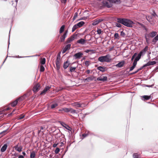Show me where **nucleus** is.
I'll return each instance as SVG.
<instances>
[{"mask_svg":"<svg viewBox=\"0 0 158 158\" xmlns=\"http://www.w3.org/2000/svg\"><path fill=\"white\" fill-rule=\"evenodd\" d=\"M94 77H88L84 80V82H86V81H87V82H90L91 81H93L94 80Z\"/></svg>","mask_w":158,"mask_h":158,"instance_id":"obj_18","label":"nucleus"},{"mask_svg":"<svg viewBox=\"0 0 158 158\" xmlns=\"http://www.w3.org/2000/svg\"><path fill=\"white\" fill-rule=\"evenodd\" d=\"M58 106V104L57 103H55L52 104L51 106V108L52 109H53L56 107Z\"/></svg>","mask_w":158,"mask_h":158,"instance_id":"obj_32","label":"nucleus"},{"mask_svg":"<svg viewBox=\"0 0 158 158\" xmlns=\"http://www.w3.org/2000/svg\"><path fill=\"white\" fill-rule=\"evenodd\" d=\"M72 105L75 106L76 108H83L86 106L85 104L83 103H80L79 102H75L72 103Z\"/></svg>","mask_w":158,"mask_h":158,"instance_id":"obj_5","label":"nucleus"},{"mask_svg":"<svg viewBox=\"0 0 158 158\" xmlns=\"http://www.w3.org/2000/svg\"><path fill=\"white\" fill-rule=\"evenodd\" d=\"M141 97L143 98V99H142V100L143 101L147 100H149L151 98V96H150L148 95H144Z\"/></svg>","mask_w":158,"mask_h":158,"instance_id":"obj_21","label":"nucleus"},{"mask_svg":"<svg viewBox=\"0 0 158 158\" xmlns=\"http://www.w3.org/2000/svg\"><path fill=\"white\" fill-rule=\"evenodd\" d=\"M86 72L88 74H89L90 73V70H88L86 71Z\"/></svg>","mask_w":158,"mask_h":158,"instance_id":"obj_62","label":"nucleus"},{"mask_svg":"<svg viewBox=\"0 0 158 158\" xmlns=\"http://www.w3.org/2000/svg\"><path fill=\"white\" fill-rule=\"evenodd\" d=\"M40 130L42 131H41V133L43 134H44V132L46 130V129L45 128V127H43L41 126L40 127Z\"/></svg>","mask_w":158,"mask_h":158,"instance_id":"obj_38","label":"nucleus"},{"mask_svg":"<svg viewBox=\"0 0 158 158\" xmlns=\"http://www.w3.org/2000/svg\"><path fill=\"white\" fill-rule=\"evenodd\" d=\"M97 31L98 34H100L102 32V31L101 29H98Z\"/></svg>","mask_w":158,"mask_h":158,"instance_id":"obj_46","label":"nucleus"},{"mask_svg":"<svg viewBox=\"0 0 158 158\" xmlns=\"http://www.w3.org/2000/svg\"><path fill=\"white\" fill-rule=\"evenodd\" d=\"M94 50H86L85 52L87 53H88L90 51H93Z\"/></svg>","mask_w":158,"mask_h":158,"instance_id":"obj_58","label":"nucleus"},{"mask_svg":"<svg viewBox=\"0 0 158 158\" xmlns=\"http://www.w3.org/2000/svg\"><path fill=\"white\" fill-rule=\"evenodd\" d=\"M18 158H24V157L23 156L20 155L19 156Z\"/></svg>","mask_w":158,"mask_h":158,"instance_id":"obj_60","label":"nucleus"},{"mask_svg":"<svg viewBox=\"0 0 158 158\" xmlns=\"http://www.w3.org/2000/svg\"><path fill=\"white\" fill-rule=\"evenodd\" d=\"M24 56V57H22L19 56H16L15 57L16 58H22V57H32V56Z\"/></svg>","mask_w":158,"mask_h":158,"instance_id":"obj_50","label":"nucleus"},{"mask_svg":"<svg viewBox=\"0 0 158 158\" xmlns=\"http://www.w3.org/2000/svg\"><path fill=\"white\" fill-rule=\"evenodd\" d=\"M7 147V145L6 143L4 144L1 148V151L2 152H4L6 150Z\"/></svg>","mask_w":158,"mask_h":158,"instance_id":"obj_20","label":"nucleus"},{"mask_svg":"<svg viewBox=\"0 0 158 158\" xmlns=\"http://www.w3.org/2000/svg\"><path fill=\"white\" fill-rule=\"evenodd\" d=\"M89 114V113H86L85 114H83V115H82V116L81 117V118H82V119H83L85 118V116L86 115H88V114Z\"/></svg>","mask_w":158,"mask_h":158,"instance_id":"obj_51","label":"nucleus"},{"mask_svg":"<svg viewBox=\"0 0 158 158\" xmlns=\"http://www.w3.org/2000/svg\"><path fill=\"white\" fill-rule=\"evenodd\" d=\"M142 68L141 67L140 68H139V69H138L136 71H135L134 72H133L131 73L130 74L131 75H133V74H135V73H138L139 71L142 70Z\"/></svg>","mask_w":158,"mask_h":158,"instance_id":"obj_34","label":"nucleus"},{"mask_svg":"<svg viewBox=\"0 0 158 158\" xmlns=\"http://www.w3.org/2000/svg\"><path fill=\"white\" fill-rule=\"evenodd\" d=\"M25 115L23 114H21L19 116V119H23Z\"/></svg>","mask_w":158,"mask_h":158,"instance_id":"obj_48","label":"nucleus"},{"mask_svg":"<svg viewBox=\"0 0 158 158\" xmlns=\"http://www.w3.org/2000/svg\"><path fill=\"white\" fill-rule=\"evenodd\" d=\"M149 66L154 65L156 64V61H149L148 62Z\"/></svg>","mask_w":158,"mask_h":158,"instance_id":"obj_31","label":"nucleus"},{"mask_svg":"<svg viewBox=\"0 0 158 158\" xmlns=\"http://www.w3.org/2000/svg\"><path fill=\"white\" fill-rule=\"evenodd\" d=\"M149 64H148V62L147 63L144 64L143 66H141V68H142L143 69V68L145 67H146L147 66H149Z\"/></svg>","mask_w":158,"mask_h":158,"instance_id":"obj_47","label":"nucleus"},{"mask_svg":"<svg viewBox=\"0 0 158 158\" xmlns=\"http://www.w3.org/2000/svg\"><path fill=\"white\" fill-rule=\"evenodd\" d=\"M51 88V87L49 86H46L44 90L41 92L40 95L45 94L46 92L49 90Z\"/></svg>","mask_w":158,"mask_h":158,"instance_id":"obj_12","label":"nucleus"},{"mask_svg":"<svg viewBox=\"0 0 158 158\" xmlns=\"http://www.w3.org/2000/svg\"><path fill=\"white\" fill-rule=\"evenodd\" d=\"M107 77L106 76H103L102 78V81H107Z\"/></svg>","mask_w":158,"mask_h":158,"instance_id":"obj_43","label":"nucleus"},{"mask_svg":"<svg viewBox=\"0 0 158 158\" xmlns=\"http://www.w3.org/2000/svg\"><path fill=\"white\" fill-rule=\"evenodd\" d=\"M68 32V31H65L63 35L60 38V41L62 42L65 39V38L67 36V34Z\"/></svg>","mask_w":158,"mask_h":158,"instance_id":"obj_14","label":"nucleus"},{"mask_svg":"<svg viewBox=\"0 0 158 158\" xmlns=\"http://www.w3.org/2000/svg\"><path fill=\"white\" fill-rule=\"evenodd\" d=\"M98 60L99 61L102 62H109L111 61V56L109 54H107L104 56H102L98 58Z\"/></svg>","mask_w":158,"mask_h":158,"instance_id":"obj_3","label":"nucleus"},{"mask_svg":"<svg viewBox=\"0 0 158 158\" xmlns=\"http://www.w3.org/2000/svg\"><path fill=\"white\" fill-rule=\"evenodd\" d=\"M59 110V111H64V108H62L61 109H60Z\"/></svg>","mask_w":158,"mask_h":158,"instance_id":"obj_59","label":"nucleus"},{"mask_svg":"<svg viewBox=\"0 0 158 158\" xmlns=\"http://www.w3.org/2000/svg\"><path fill=\"white\" fill-rule=\"evenodd\" d=\"M71 46V44H67L65 47L64 49H69L70 48Z\"/></svg>","mask_w":158,"mask_h":158,"instance_id":"obj_41","label":"nucleus"},{"mask_svg":"<svg viewBox=\"0 0 158 158\" xmlns=\"http://www.w3.org/2000/svg\"><path fill=\"white\" fill-rule=\"evenodd\" d=\"M40 88V85L39 83H37L33 87V91L34 93L38 92Z\"/></svg>","mask_w":158,"mask_h":158,"instance_id":"obj_9","label":"nucleus"},{"mask_svg":"<svg viewBox=\"0 0 158 158\" xmlns=\"http://www.w3.org/2000/svg\"><path fill=\"white\" fill-rule=\"evenodd\" d=\"M63 89V88H62V87H60L58 88V91H59L62 90V89Z\"/></svg>","mask_w":158,"mask_h":158,"instance_id":"obj_57","label":"nucleus"},{"mask_svg":"<svg viewBox=\"0 0 158 158\" xmlns=\"http://www.w3.org/2000/svg\"><path fill=\"white\" fill-rule=\"evenodd\" d=\"M7 130L4 131L0 133V135L3 134V135H5L7 133Z\"/></svg>","mask_w":158,"mask_h":158,"instance_id":"obj_44","label":"nucleus"},{"mask_svg":"<svg viewBox=\"0 0 158 158\" xmlns=\"http://www.w3.org/2000/svg\"><path fill=\"white\" fill-rule=\"evenodd\" d=\"M83 55V53L82 52H79L75 53L73 56L74 58L76 59H79Z\"/></svg>","mask_w":158,"mask_h":158,"instance_id":"obj_11","label":"nucleus"},{"mask_svg":"<svg viewBox=\"0 0 158 158\" xmlns=\"http://www.w3.org/2000/svg\"><path fill=\"white\" fill-rule=\"evenodd\" d=\"M138 23L139 24V25H141L142 27H144V29H145L146 30H147V28L145 27L142 24H140V23Z\"/></svg>","mask_w":158,"mask_h":158,"instance_id":"obj_54","label":"nucleus"},{"mask_svg":"<svg viewBox=\"0 0 158 158\" xmlns=\"http://www.w3.org/2000/svg\"><path fill=\"white\" fill-rule=\"evenodd\" d=\"M103 20L104 19L102 18L97 19L93 21V22L92 23V24L93 26L96 25L100 22L103 21Z\"/></svg>","mask_w":158,"mask_h":158,"instance_id":"obj_7","label":"nucleus"},{"mask_svg":"<svg viewBox=\"0 0 158 158\" xmlns=\"http://www.w3.org/2000/svg\"><path fill=\"white\" fill-rule=\"evenodd\" d=\"M70 112L71 113L73 114H77V112L76 110H74L73 108H71L70 110Z\"/></svg>","mask_w":158,"mask_h":158,"instance_id":"obj_27","label":"nucleus"},{"mask_svg":"<svg viewBox=\"0 0 158 158\" xmlns=\"http://www.w3.org/2000/svg\"><path fill=\"white\" fill-rule=\"evenodd\" d=\"M78 16L77 12H76L75 13L74 15L73 18V20H74Z\"/></svg>","mask_w":158,"mask_h":158,"instance_id":"obj_45","label":"nucleus"},{"mask_svg":"<svg viewBox=\"0 0 158 158\" xmlns=\"http://www.w3.org/2000/svg\"><path fill=\"white\" fill-rule=\"evenodd\" d=\"M22 154L23 155V156H25L26 155V154L25 152H23Z\"/></svg>","mask_w":158,"mask_h":158,"instance_id":"obj_64","label":"nucleus"},{"mask_svg":"<svg viewBox=\"0 0 158 158\" xmlns=\"http://www.w3.org/2000/svg\"><path fill=\"white\" fill-rule=\"evenodd\" d=\"M31 90H29L27 92V93L24 94L23 96L20 97L19 98H18L17 99H18L19 100L23 101L25 99L26 97H28L31 94Z\"/></svg>","mask_w":158,"mask_h":158,"instance_id":"obj_6","label":"nucleus"},{"mask_svg":"<svg viewBox=\"0 0 158 158\" xmlns=\"http://www.w3.org/2000/svg\"><path fill=\"white\" fill-rule=\"evenodd\" d=\"M103 5L107 8H110L112 6V5L111 2H110L107 0V1H103L102 2Z\"/></svg>","mask_w":158,"mask_h":158,"instance_id":"obj_10","label":"nucleus"},{"mask_svg":"<svg viewBox=\"0 0 158 158\" xmlns=\"http://www.w3.org/2000/svg\"><path fill=\"white\" fill-rule=\"evenodd\" d=\"M116 21L117 23H116L115 26L118 27H122V25L121 24L127 27H131L133 23V22L131 20L124 18H118Z\"/></svg>","mask_w":158,"mask_h":158,"instance_id":"obj_2","label":"nucleus"},{"mask_svg":"<svg viewBox=\"0 0 158 158\" xmlns=\"http://www.w3.org/2000/svg\"><path fill=\"white\" fill-rule=\"evenodd\" d=\"M125 34L124 32L123 31H121L120 32V35L122 36L123 37H124L125 36Z\"/></svg>","mask_w":158,"mask_h":158,"instance_id":"obj_49","label":"nucleus"},{"mask_svg":"<svg viewBox=\"0 0 158 158\" xmlns=\"http://www.w3.org/2000/svg\"><path fill=\"white\" fill-rule=\"evenodd\" d=\"M46 59L44 58H41L40 60V63L42 65L44 64L45 63Z\"/></svg>","mask_w":158,"mask_h":158,"instance_id":"obj_29","label":"nucleus"},{"mask_svg":"<svg viewBox=\"0 0 158 158\" xmlns=\"http://www.w3.org/2000/svg\"><path fill=\"white\" fill-rule=\"evenodd\" d=\"M65 26L64 25H62L60 28V33H62L64 31Z\"/></svg>","mask_w":158,"mask_h":158,"instance_id":"obj_36","label":"nucleus"},{"mask_svg":"<svg viewBox=\"0 0 158 158\" xmlns=\"http://www.w3.org/2000/svg\"><path fill=\"white\" fill-rule=\"evenodd\" d=\"M85 40L84 39L81 38L79 40L77 41V43L79 44H85Z\"/></svg>","mask_w":158,"mask_h":158,"instance_id":"obj_24","label":"nucleus"},{"mask_svg":"<svg viewBox=\"0 0 158 158\" xmlns=\"http://www.w3.org/2000/svg\"><path fill=\"white\" fill-rule=\"evenodd\" d=\"M70 108H64V112H66V113L70 112Z\"/></svg>","mask_w":158,"mask_h":158,"instance_id":"obj_42","label":"nucleus"},{"mask_svg":"<svg viewBox=\"0 0 158 158\" xmlns=\"http://www.w3.org/2000/svg\"><path fill=\"white\" fill-rule=\"evenodd\" d=\"M89 61H86L85 62V65H86L87 66H89Z\"/></svg>","mask_w":158,"mask_h":158,"instance_id":"obj_52","label":"nucleus"},{"mask_svg":"<svg viewBox=\"0 0 158 158\" xmlns=\"http://www.w3.org/2000/svg\"><path fill=\"white\" fill-rule=\"evenodd\" d=\"M18 99H16L15 101L11 103V106L12 107H14L18 103Z\"/></svg>","mask_w":158,"mask_h":158,"instance_id":"obj_25","label":"nucleus"},{"mask_svg":"<svg viewBox=\"0 0 158 158\" xmlns=\"http://www.w3.org/2000/svg\"><path fill=\"white\" fill-rule=\"evenodd\" d=\"M114 39L118 40L119 39V36L118 34L117 33H115L114 34Z\"/></svg>","mask_w":158,"mask_h":158,"instance_id":"obj_33","label":"nucleus"},{"mask_svg":"<svg viewBox=\"0 0 158 158\" xmlns=\"http://www.w3.org/2000/svg\"><path fill=\"white\" fill-rule=\"evenodd\" d=\"M106 68L105 66H99L97 68V69L102 72H104L106 70Z\"/></svg>","mask_w":158,"mask_h":158,"instance_id":"obj_13","label":"nucleus"},{"mask_svg":"<svg viewBox=\"0 0 158 158\" xmlns=\"http://www.w3.org/2000/svg\"><path fill=\"white\" fill-rule=\"evenodd\" d=\"M85 23L83 21H81L77 23V25L78 26V27H81L83 24H84Z\"/></svg>","mask_w":158,"mask_h":158,"instance_id":"obj_30","label":"nucleus"},{"mask_svg":"<svg viewBox=\"0 0 158 158\" xmlns=\"http://www.w3.org/2000/svg\"><path fill=\"white\" fill-rule=\"evenodd\" d=\"M69 62L68 60L64 62L63 65V67L64 69H66L69 66Z\"/></svg>","mask_w":158,"mask_h":158,"instance_id":"obj_23","label":"nucleus"},{"mask_svg":"<svg viewBox=\"0 0 158 158\" xmlns=\"http://www.w3.org/2000/svg\"><path fill=\"white\" fill-rule=\"evenodd\" d=\"M45 70L44 67L43 65H41L40 68V71L41 72H43Z\"/></svg>","mask_w":158,"mask_h":158,"instance_id":"obj_37","label":"nucleus"},{"mask_svg":"<svg viewBox=\"0 0 158 158\" xmlns=\"http://www.w3.org/2000/svg\"><path fill=\"white\" fill-rule=\"evenodd\" d=\"M77 36V35L75 34H73L66 41V43L67 44H68L73 41L75 38Z\"/></svg>","mask_w":158,"mask_h":158,"instance_id":"obj_8","label":"nucleus"},{"mask_svg":"<svg viewBox=\"0 0 158 158\" xmlns=\"http://www.w3.org/2000/svg\"><path fill=\"white\" fill-rule=\"evenodd\" d=\"M76 30L77 28H78V26L77 25V24L75 25L73 27Z\"/></svg>","mask_w":158,"mask_h":158,"instance_id":"obj_53","label":"nucleus"},{"mask_svg":"<svg viewBox=\"0 0 158 158\" xmlns=\"http://www.w3.org/2000/svg\"><path fill=\"white\" fill-rule=\"evenodd\" d=\"M60 149L58 148H56L55 151V153L57 154L60 152Z\"/></svg>","mask_w":158,"mask_h":158,"instance_id":"obj_40","label":"nucleus"},{"mask_svg":"<svg viewBox=\"0 0 158 158\" xmlns=\"http://www.w3.org/2000/svg\"><path fill=\"white\" fill-rule=\"evenodd\" d=\"M97 80L98 81H102V78L98 77L97 78Z\"/></svg>","mask_w":158,"mask_h":158,"instance_id":"obj_55","label":"nucleus"},{"mask_svg":"<svg viewBox=\"0 0 158 158\" xmlns=\"http://www.w3.org/2000/svg\"><path fill=\"white\" fill-rule=\"evenodd\" d=\"M154 86V84H152L151 85H146V86L147 87H153V86Z\"/></svg>","mask_w":158,"mask_h":158,"instance_id":"obj_56","label":"nucleus"},{"mask_svg":"<svg viewBox=\"0 0 158 158\" xmlns=\"http://www.w3.org/2000/svg\"><path fill=\"white\" fill-rule=\"evenodd\" d=\"M90 132L89 131H88L87 133H84L82 134V136L84 137L85 138L86 136H87L88 135H89Z\"/></svg>","mask_w":158,"mask_h":158,"instance_id":"obj_39","label":"nucleus"},{"mask_svg":"<svg viewBox=\"0 0 158 158\" xmlns=\"http://www.w3.org/2000/svg\"><path fill=\"white\" fill-rule=\"evenodd\" d=\"M69 71L71 72H76L75 70L76 68V67H73L72 66H70Z\"/></svg>","mask_w":158,"mask_h":158,"instance_id":"obj_28","label":"nucleus"},{"mask_svg":"<svg viewBox=\"0 0 158 158\" xmlns=\"http://www.w3.org/2000/svg\"><path fill=\"white\" fill-rule=\"evenodd\" d=\"M62 126L64 127L66 129L69 130V131H71V128L68 125H67L65 124V126H64L62 125Z\"/></svg>","mask_w":158,"mask_h":158,"instance_id":"obj_35","label":"nucleus"},{"mask_svg":"<svg viewBox=\"0 0 158 158\" xmlns=\"http://www.w3.org/2000/svg\"><path fill=\"white\" fill-rule=\"evenodd\" d=\"M157 34V32L156 31H152L150 32L148 34V36L150 37L153 38Z\"/></svg>","mask_w":158,"mask_h":158,"instance_id":"obj_19","label":"nucleus"},{"mask_svg":"<svg viewBox=\"0 0 158 158\" xmlns=\"http://www.w3.org/2000/svg\"><path fill=\"white\" fill-rule=\"evenodd\" d=\"M147 20L149 22H151L154 19V17L153 16H147L146 17Z\"/></svg>","mask_w":158,"mask_h":158,"instance_id":"obj_16","label":"nucleus"},{"mask_svg":"<svg viewBox=\"0 0 158 158\" xmlns=\"http://www.w3.org/2000/svg\"><path fill=\"white\" fill-rule=\"evenodd\" d=\"M57 145V144H56V143H54L53 144V147H54V148H55V147H56Z\"/></svg>","mask_w":158,"mask_h":158,"instance_id":"obj_61","label":"nucleus"},{"mask_svg":"<svg viewBox=\"0 0 158 158\" xmlns=\"http://www.w3.org/2000/svg\"><path fill=\"white\" fill-rule=\"evenodd\" d=\"M61 52H59L57 54L56 59V64L57 69L58 70L60 69V58Z\"/></svg>","mask_w":158,"mask_h":158,"instance_id":"obj_4","label":"nucleus"},{"mask_svg":"<svg viewBox=\"0 0 158 158\" xmlns=\"http://www.w3.org/2000/svg\"><path fill=\"white\" fill-rule=\"evenodd\" d=\"M35 153L34 151L31 152L30 157L31 158H35Z\"/></svg>","mask_w":158,"mask_h":158,"instance_id":"obj_26","label":"nucleus"},{"mask_svg":"<svg viewBox=\"0 0 158 158\" xmlns=\"http://www.w3.org/2000/svg\"><path fill=\"white\" fill-rule=\"evenodd\" d=\"M147 50H142L138 54L137 53H135L132 56L131 60L132 61L134 59L133 62V63L132 66L130 68L129 71H132L135 67L137 62L141 58V56L144 55Z\"/></svg>","mask_w":158,"mask_h":158,"instance_id":"obj_1","label":"nucleus"},{"mask_svg":"<svg viewBox=\"0 0 158 158\" xmlns=\"http://www.w3.org/2000/svg\"><path fill=\"white\" fill-rule=\"evenodd\" d=\"M67 50H63V51L62 52V53L63 54H64V53H65L66 51H67Z\"/></svg>","mask_w":158,"mask_h":158,"instance_id":"obj_63","label":"nucleus"},{"mask_svg":"<svg viewBox=\"0 0 158 158\" xmlns=\"http://www.w3.org/2000/svg\"><path fill=\"white\" fill-rule=\"evenodd\" d=\"M125 64V61H122L119 62L116 65L117 67L120 68L122 67Z\"/></svg>","mask_w":158,"mask_h":158,"instance_id":"obj_22","label":"nucleus"},{"mask_svg":"<svg viewBox=\"0 0 158 158\" xmlns=\"http://www.w3.org/2000/svg\"><path fill=\"white\" fill-rule=\"evenodd\" d=\"M15 149L18 152H20L22 151V147L21 146L18 147V145H17L14 147Z\"/></svg>","mask_w":158,"mask_h":158,"instance_id":"obj_17","label":"nucleus"},{"mask_svg":"<svg viewBox=\"0 0 158 158\" xmlns=\"http://www.w3.org/2000/svg\"><path fill=\"white\" fill-rule=\"evenodd\" d=\"M110 2L116 4H119L121 3L120 0H107Z\"/></svg>","mask_w":158,"mask_h":158,"instance_id":"obj_15","label":"nucleus"}]
</instances>
